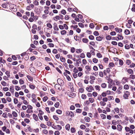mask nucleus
I'll use <instances>...</instances> for the list:
<instances>
[{
	"label": "nucleus",
	"mask_w": 135,
	"mask_h": 135,
	"mask_svg": "<svg viewBox=\"0 0 135 135\" xmlns=\"http://www.w3.org/2000/svg\"><path fill=\"white\" fill-rule=\"evenodd\" d=\"M63 16L62 15H60V16H56L53 19L55 21H57V20H60V19H62L63 18Z\"/></svg>",
	"instance_id": "nucleus-1"
},
{
	"label": "nucleus",
	"mask_w": 135,
	"mask_h": 135,
	"mask_svg": "<svg viewBox=\"0 0 135 135\" xmlns=\"http://www.w3.org/2000/svg\"><path fill=\"white\" fill-rule=\"evenodd\" d=\"M39 113L38 114V116L40 119L42 120L43 119L42 115L44 114V112L42 110H40L39 111Z\"/></svg>",
	"instance_id": "nucleus-2"
},
{
	"label": "nucleus",
	"mask_w": 135,
	"mask_h": 135,
	"mask_svg": "<svg viewBox=\"0 0 135 135\" xmlns=\"http://www.w3.org/2000/svg\"><path fill=\"white\" fill-rule=\"evenodd\" d=\"M55 88L57 90H61L62 89L61 85L58 84H56L55 85Z\"/></svg>",
	"instance_id": "nucleus-3"
},
{
	"label": "nucleus",
	"mask_w": 135,
	"mask_h": 135,
	"mask_svg": "<svg viewBox=\"0 0 135 135\" xmlns=\"http://www.w3.org/2000/svg\"><path fill=\"white\" fill-rule=\"evenodd\" d=\"M57 82L58 84L61 85H63L64 84V81L60 79H58L57 80Z\"/></svg>",
	"instance_id": "nucleus-4"
},
{
	"label": "nucleus",
	"mask_w": 135,
	"mask_h": 135,
	"mask_svg": "<svg viewBox=\"0 0 135 135\" xmlns=\"http://www.w3.org/2000/svg\"><path fill=\"white\" fill-rule=\"evenodd\" d=\"M128 79L126 77H123L122 80V84H124L126 83V82H128Z\"/></svg>",
	"instance_id": "nucleus-5"
},
{
	"label": "nucleus",
	"mask_w": 135,
	"mask_h": 135,
	"mask_svg": "<svg viewBox=\"0 0 135 135\" xmlns=\"http://www.w3.org/2000/svg\"><path fill=\"white\" fill-rule=\"evenodd\" d=\"M130 93L128 91H126L124 95H123V97L125 99H127Z\"/></svg>",
	"instance_id": "nucleus-6"
},
{
	"label": "nucleus",
	"mask_w": 135,
	"mask_h": 135,
	"mask_svg": "<svg viewBox=\"0 0 135 135\" xmlns=\"http://www.w3.org/2000/svg\"><path fill=\"white\" fill-rule=\"evenodd\" d=\"M115 30L117 32H118L119 33H121L122 32V29L120 28H119L117 27L115 28Z\"/></svg>",
	"instance_id": "nucleus-7"
},
{
	"label": "nucleus",
	"mask_w": 135,
	"mask_h": 135,
	"mask_svg": "<svg viewBox=\"0 0 135 135\" xmlns=\"http://www.w3.org/2000/svg\"><path fill=\"white\" fill-rule=\"evenodd\" d=\"M117 38L118 40H122L123 39V37L122 35H120L119 34H117Z\"/></svg>",
	"instance_id": "nucleus-8"
},
{
	"label": "nucleus",
	"mask_w": 135,
	"mask_h": 135,
	"mask_svg": "<svg viewBox=\"0 0 135 135\" xmlns=\"http://www.w3.org/2000/svg\"><path fill=\"white\" fill-rule=\"evenodd\" d=\"M33 115L34 119L36 121H37L38 120V118L37 116L35 114H33Z\"/></svg>",
	"instance_id": "nucleus-9"
},
{
	"label": "nucleus",
	"mask_w": 135,
	"mask_h": 135,
	"mask_svg": "<svg viewBox=\"0 0 135 135\" xmlns=\"http://www.w3.org/2000/svg\"><path fill=\"white\" fill-rule=\"evenodd\" d=\"M81 63V59H78L77 60V62L76 64V65L77 66H79V64Z\"/></svg>",
	"instance_id": "nucleus-10"
},
{
	"label": "nucleus",
	"mask_w": 135,
	"mask_h": 135,
	"mask_svg": "<svg viewBox=\"0 0 135 135\" xmlns=\"http://www.w3.org/2000/svg\"><path fill=\"white\" fill-rule=\"evenodd\" d=\"M117 129L118 131H121L122 130V126L120 125H118L117 126Z\"/></svg>",
	"instance_id": "nucleus-11"
},
{
	"label": "nucleus",
	"mask_w": 135,
	"mask_h": 135,
	"mask_svg": "<svg viewBox=\"0 0 135 135\" xmlns=\"http://www.w3.org/2000/svg\"><path fill=\"white\" fill-rule=\"evenodd\" d=\"M127 72L129 74H133V71L131 69H129L127 70Z\"/></svg>",
	"instance_id": "nucleus-12"
},
{
	"label": "nucleus",
	"mask_w": 135,
	"mask_h": 135,
	"mask_svg": "<svg viewBox=\"0 0 135 135\" xmlns=\"http://www.w3.org/2000/svg\"><path fill=\"white\" fill-rule=\"evenodd\" d=\"M125 34L126 35H128L130 33V31L128 29H126L124 31Z\"/></svg>",
	"instance_id": "nucleus-13"
},
{
	"label": "nucleus",
	"mask_w": 135,
	"mask_h": 135,
	"mask_svg": "<svg viewBox=\"0 0 135 135\" xmlns=\"http://www.w3.org/2000/svg\"><path fill=\"white\" fill-rule=\"evenodd\" d=\"M68 116L71 117H73L74 116L73 113L72 112H69L68 114Z\"/></svg>",
	"instance_id": "nucleus-14"
},
{
	"label": "nucleus",
	"mask_w": 135,
	"mask_h": 135,
	"mask_svg": "<svg viewBox=\"0 0 135 135\" xmlns=\"http://www.w3.org/2000/svg\"><path fill=\"white\" fill-rule=\"evenodd\" d=\"M85 120L87 122H90V118L88 117H86L84 118Z\"/></svg>",
	"instance_id": "nucleus-15"
},
{
	"label": "nucleus",
	"mask_w": 135,
	"mask_h": 135,
	"mask_svg": "<svg viewBox=\"0 0 135 135\" xmlns=\"http://www.w3.org/2000/svg\"><path fill=\"white\" fill-rule=\"evenodd\" d=\"M75 94L73 93H70L69 94V96L71 97H74L75 96Z\"/></svg>",
	"instance_id": "nucleus-16"
},
{
	"label": "nucleus",
	"mask_w": 135,
	"mask_h": 135,
	"mask_svg": "<svg viewBox=\"0 0 135 135\" xmlns=\"http://www.w3.org/2000/svg\"><path fill=\"white\" fill-rule=\"evenodd\" d=\"M54 24H56V25H54V30H56V31L59 30V29L58 28V26L57 25V24L55 23Z\"/></svg>",
	"instance_id": "nucleus-17"
},
{
	"label": "nucleus",
	"mask_w": 135,
	"mask_h": 135,
	"mask_svg": "<svg viewBox=\"0 0 135 135\" xmlns=\"http://www.w3.org/2000/svg\"><path fill=\"white\" fill-rule=\"evenodd\" d=\"M12 114L14 117H16L17 116V113L15 111H13L12 112Z\"/></svg>",
	"instance_id": "nucleus-18"
},
{
	"label": "nucleus",
	"mask_w": 135,
	"mask_h": 135,
	"mask_svg": "<svg viewBox=\"0 0 135 135\" xmlns=\"http://www.w3.org/2000/svg\"><path fill=\"white\" fill-rule=\"evenodd\" d=\"M60 59L61 61L62 62H65L66 61L65 58L61 56L60 57Z\"/></svg>",
	"instance_id": "nucleus-19"
},
{
	"label": "nucleus",
	"mask_w": 135,
	"mask_h": 135,
	"mask_svg": "<svg viewBox=\"0 0 135 135\" xmlns=\"http://www.w3.org/2000/svg\"><path fill=\"white\" fill-rule=\"evenodd\" d=\"M124 88L125 89L128 90L129 89V86L128 85L126 84L124 86Z\"/></svg>",
	"instance_id": "nucleus-20"
},
{
	"label": "nucleus",
	"mask_w": 135,
	"mask_h": 135,
	"mask_svg": "<svg viewBox=\"0 0 135 135\" xmlns=\"http://www.w3.org/2000/svg\"><path fill=\"white\" fill-rule=\"evenodd\" d=\"M102 38L100 36L97 37L96 38V39L98 41H101L102 40Z\"/></svg>",
	"instance_id": "nucleus-21"
},
{
	"label": "nucleus",
	"mask_w": 135,
	"mask_h": 135,
	"mask_svg": "<svg viewBox=\"0 0 135 135\" xmlns=\"http://www.w3.org/2000/svg\"><path fill=\"white\" fill-rule=\"evenodd\" d=\"M82 41L84 42L87 43L88 42V39L85 38H84L82 39Z\"/></svg>",
	"instance_id": "nucleus-22"
},
{
	"label": "nucleus",
	"mask_w": 135,
	"mask_h": 135,
	"mask_svg": "<svg viewBox=\"0 0 135 135\" xmlns=\"http://www.w3.org/2000/svg\"><path fill=\"white\" fill-rule=\"evenodd\" d=\"M40 126L43 128H47V126L44 124L43 123H41L40 124Z\"/></svg>",
	"instance_id": "nucleus-23"
},
{
	"label": "nucleus",
	"mask_w": 135,
	"mask_h": 135,
	"mask_svg": "<svg viewBox=\"0 0 135 135\" xmlns=\"http://www.w3.org/2000/svg\"><path fill=\"white\" fill-rule=\"evenodd\" d=\"M66 31L65 30H63L61 31V33L62 35L66 34Z\"/></svg>",
	"instance_id": "nucleus-24"
},
{
	"label": "nucleus",
	"mask_w": 135,
	"mask_h": 135,
	"mask_svg": "<svg viewBox=\"0 0 135 135\" xmlns=\"http://www.w3.org/2000/svg\"><path fill=\"white\" fill-rule=\"evenodd\" d=\"M106 86L107 85L105 83H103L101 85V86L102 88H105Z\"/></svg>",
	"instance_id": "nucleus-25"
},
{
	"label": "nucleus",
	"mask_w": 135,
	"mask_h": 135,
	"mask_svg": "<svg viewBox=\"0 0 135 135\" xmlns=\"http://www.w3.org/2000/svg\"><path fill=\"white\" fill-rule=\"evenodd\" d=\"M89 100L91 103H93L94 101V99L93 98H89Z\"/></svg>",
	"instance_id": "nucleus-26"
},
{
	"label": "nucleus",
	"mask_w": 135,
	"mask_h": 135,
	"mask_svg": "<svg viewBox=\"0 0 135 135\" xmlns=\"http://www.w3.org/2000/svg\"><path fill=\"white\" fill-rule=\"evenodd\" d=\"M100 87L99 85H96L95 86V88L96 90H98L99 91L100 90Z\"/></svg>",
	"instance_id": "nucleus-27"
},
{
	"label": "nucleus",
	"mask_w": 135,
	"mask_h": 135,
	"mask_svg": "<svg viewBox=\"0 0 135 135\" xmlns=\"http://www.w3.org/2000/svg\"><path fill=\"white\" fill-rule=\"evenodd\" d=\"M9 91L12 94H13L14 91V89L11 87L9 88Z\"/></svg>",
	"instance_id": "nucleus-28"
},
{
	"label": "nucleus",
	"mask_w": 135,
	"mask_h": 135,
	"mask_svg": "<svg viewBox=\"0 0 135 135\" xmlns=\"http://www.w3.org/2000/svg\"><path fill=\"white\" fill-rule=\"evenodd\" d=\"M97 56L99 58H101L102 57V55L100 53H98L97 54Z\"/></svg>",
	"instance_id": "nucleus-29"
},
{
	"label": "nucleus",
	"mask_w": 135,
	"mask_h": 135,
	"mask_svg": "<svg viewBox=\"0 0 135 135\" xmlns=\"http://www.w3.org/2000/svg\"><path fill=\"white\" fill-rule=\"evenodd\" d=\"M47 26L49 28H52V26L50 23H49L47 24Z\"/></svg>",
	"instance_id": "nucleus-30"
},
{
	"label": "nucleus",
	"mask_w": 135,
	"mask_h": 135,
	"mask_svg": "<svg viewBox=\"0 0 135 135\" xmlns=\"http://www.w3.org/2000/svg\"><path fill=\"white\" fill-rule=\"evenodd\" d=\"M70 127V125L69 124H67L65 126L66 129L67 130H69Z\"/></svg>",
	"instance_id": "nucleus-31"
},
{
	"label": "nucleus",
	"mask_w": 135,
	"mask_h": 135,
	"mask_svg": "<svg viewBox=\"0 0 135 135\" xmlns=\"http://www.w3.org/2000/svg\"><path fill=\"white\" fill-rule=\"evenodd\" d=\"M82 98L83 99H85L86 98V95L84 94H83L81 96Z\"/></svg>",
	"instance_id": "nucleus-32"
},
{
	"label": "nucleus",
	"mask_w": 135,
	"mask_h": 135,
	"mask_svg": "<svg viewBox=\"0 0 135 135\" xmlns=\"http://www.w3.org/2000/svg\"><path fill=\"white\" fill-rule=\"evenodd\" d=\"M6 74L7 75L8 77L9 78L10 77V72L9 71H7L6 72Z\"/></svg>",
	"instance_id": "nucleus-33"
},
{
	"label": "nucleus",
	"mask_w": 135,
	"mask_h": 135,
	"mask_svg": "<svg viewBox=\"0 0 135 135\" xmlns=\"http://www.w3.org/2000/svg\"><path fill=\"white\" fill-rule=\"evenodd\" d=\"M90 78L91 80H94L95 79V78L94 76L92 75L90 76Z\"/></svg>",
	"instance_id": "nucleus-34"
},
{
	"label": "nucleus",
	"mask_w": 135,
	"mask_h": 135,
	"mask_svg": "<svg viewBox=\"0 0 135 135\" xmlns=\"http://www.w3.org/2000/svg\"><path fill=\"white\" fill-rule=\"evenodd\" d=\"M1 100L2 101V102L4 103H7L6 100L4 98H3L1 99Z\"/></svg>",
	"instance_id": "nucleus-35"
},
{
	"label": "nucleus",
	"mask_w": 135,
	"mask_h": 135,
	"mask_svg": "<svg viewBox=\"0 0 135 135\" xmlns=\"http://www.w3.org/2000/svg\"><path fill=\"white\" fill-rule=\"evenodd\" d=\"M100 116L103 119H104L106 118V115L103 114H101L100 115Z\"/></svg>",
	"instance_id": "nucleus-36"
},
{
	"label": "nucleus",
	"mask_w": 135,
	"mask_h": 135,
	"mask_svg": "<svg viewBox=\"0 0 135 135\" xmlns=\"http://www.w3.org/2000/svg\"><path fill=\"white\" fill-rule=\"evenodd\" d=\"M59 105V102H57L55 104L54 106L56 108H58Z\"/></svg>",
	"instance_id": "nucleus-37"
},
{
	"label": "nucleus",
	"mask_w": 135,
	"mask_h": 135,
	"mask_svg": "<svg viewBox=\"0 0 135 135\" xmlns=\"http://www.w3.org/2000/svg\"><path fill=\"white\" fill-rule=\"evenodd\" d=\"M53 118L56 120H58L59 119L58 117L56 115H54Z\"/></svg>",
	"instance_id": "nucleus-38"
},
{
	"label": "nucleus",
	"mask_w": 135,
	"mask_h": 135,
	"mask_svg": "<svg viewBox=\"0 0 135 135\" xmlns=\"http://www.w3.org/2000/svg\"><path fill=\"white\" fill-rule=\"evenodd\" d=\"M88 58H90L91 56V53L89 52H87L86 54Z\"/></svg>",
	"instance_id": "nucleus-39"
},
{
	"label": "nucleus",
	"mask_w": 135,
	"mask_h": 135,
	"mask_svg": "<svg viewBox=\"0 0 135 135\" xmlns=\"http://www.w3.org/2000/svg\"><path fill=\"white\" fill-rule=\"evenodd\" d=\"M108 82L109 83L112 84L113 82V80L111 78H109L108 79Z\"/></svg>",
	"instance_id": "nucleus-40"
},
{
	"label": "nucleus",
	"mask_w": 135,
	"mask_h": 135,
	"mask_svg": "<svg viewBox=\"0 0 135 135\" xmlns=\"http://www.w3.org/2000/svg\"><path fill=\"white\" fill-rule=\"evenodd\" d=\"M119 64L120 65H122L123 64V60L120 59L119 60Z\"/></svg>",
	"instance_id": "nucleus-41"
},
{
	"label": "nucleus",
	"mask_w": 135,
	"mask_h": 135,
	"mask_svg": "<svg viewBox=\"0 0 135 135\" xmlns=\"http://www.w3.org/2000/svg\"><path fill=\"white\" fill-rule=\"evenodd\" d=\"M85 68L88 70V71H90L91 69V68L90 67V66L88 65L86 66Z\"/></svg>",
	"instance_id": "nucleus-42"
},
{
	"label": "nucleus",
	"mask_w": 135,
	"mask_h": 135,
	"mask_svg": "<svg viewBox=\"0 0 135 135\" xmlns=\"http://www.w3.org/2000/svg\"><path fill=\"white\" fill-rule=\"evenodd\" d=\"M93 62L96 63L98 62V60L97 59L94 58L93 59Z\"/></svg>",
	"instance_id": "nucleus-43"
},
{
	"label": "nucleus",
	"mask_w": 135,
	"mask_h": 135,
	"mask_svg": "<svg viewBox=\"0 0 135 135\" xmlns=\"http://www.w3.org/2000/svg\"><path fill=\"white\" fill-rule=\"evenodd\" d=\"M109 74L110 71V69L109 68H107L106 70H105Z\"/></svg>",
	"instance_id": "nucleus-44"
},
{
	"label": "nucleus",
	"mask_w": 135,
	"mask_h": 135,
	"mask_svg": "<svg viewBox=\"0 0 135 135\" xmlns=\"http://www.w3.org/2000/svg\"><path fill=\"white\" fill-rule=\"evenodd\" d=\"M99 76L101 77H103L104 76L103 73L102 71H100L99 73Z\"/></svg>",
	"instance_id": "nucleus-45"
},
{
	"label": "nucleus",
	"mask_w": 135,
	"mask_h": 135,
	"mask_svg": "<svg viewBox=\"0 0 135 135\" xmlns=\"http://www.w3.org/2000/svg\"><path fill=\"white\" fill-rule=\"evenodd\" d=\"M29 86L30 88L32 89H34L35 88V86L31 84H30L29 85Z\"/></svg>",
	"instance_id": "nucleus-46"
},
{
	"label": "nucleus",
	"mask_w": 135,
	"mask_h": 135,
	"mask_svg": "<svg viewBox=\"0 0 135 135\" xmlns=\"http://www.w3.org/2000/svg\"><path fill=\"white\" fill-rule=\"evenodd\" d=\"M95 50V49H94L93 50H91L90 51V53L91 54L93 55H95V52H94V51Z\"/></svg>",
	"instance_id": "nucleus-47"
},
{
	"label": "nucleus",
	"mask_w": 135,
	"mask_h": 135,
	"mask_svg": "<svg viewBox=\"0 0 135 135\" xmlns=\"http://www.w3.org/2000/svg\"><path fill=\"white\" fill-rule=\"evenodd\" d=\"M71 131L72 133H74L75 132V128H74L73 127L71 128Z\"/></svg>",
	"instance_id": "nucleus-48"
},
{
	"label": "nucleus",
	"mask_w": 135,
	"mask_h": 135,
	"mask_svg": "<svg viewBox=\"0 0 135 135\" xmlns=\"http://www.w3.org/2000/svg\"><path fill=\"white\" fill-rule=\"evenodd\" d=\"M48 99V98L47 96L44 97L43 98V101L44 102H46Z\"/></svg>",
	"instance_id": "nucleus-49"
},
{
	"label": "nucleus",
	"mask_w": 135,
	"mask_h": 135,
	"mask_svg": "<svg viewBox=\"0 0 135 135\" xmlns=\"http://www.w3.org/2000/svg\"><path fill=\"white\" fill-rule=\"evenodd\" d=\"M89 27L91 28H93L94 27V26L93 23H91L89 25Z\"/></svg>",
	"instance_id": "nucleus-50"
},
{
	"label": "nucleus",
	"mask_w": 135,
	"mask_h": 135,
	"mask_svg": "<svg viewBox=\"0 0 135 135\" xmlns=\"http://www.w3.org/2000/svg\"><path fill=\"white\" fill-rule=\"evenodd\" d=\"M100 105L102 106H105L106 104V103L105 102H104V101H101L100 102Z\"/></svg>",
	"instance_id": "nucleus-51"
},
{
	"label": "nucleus",
	"mask_w": 135,
	"mask_h": 135,
	"mask_svg": "<svg viewBox=\"0 0 135 135\" xmlns=\"http://www.w3.org/2000/svg\"><path fill=\"white\" fill-rule=\"evenodd\" d=\"M56 112L58 114H60L62 113V111L60 109L57 110L56 111Z\"/></svg>",
	"instance_id": "nucleus-52"
},
{
	"label": "nucleus",
	"mask_w": 135,
	"mask_h": 135,
	"mask_svg": "<svg viewBox=\"0 0 135 135\" xmlns=\"http://www.w3.org/2000/svg\"><path fill=\"white\" fill-rule=\"evenodd\" d=\"M125 129L126 132H128L130 130V128L128 127H126L125 128Z\"/></svg>",
	"instance_id": "nucleus-53"
},
{
	"label": "nucleus",
	"mask_w": 135,
	"mask_h": 135,
	"mask_svg": "<svg viewBox=\"0 0 135 135\" xmlns=\"http://www.w3.org/2000/svg\"><path fill=\"white\" fill-rule=\"evenodd\" d=\"M86 90L89 92H91L92 91V89L90 88V87H87L86 88Z\"/></svg>",
	"instance_id": "nucleus-54"
},
{
	"label": "nucleus",
	"mask_w": 135,
	"mask_h": 135,
	"mask_svg": "<svg viewBox=\"0 0 135 135\" xmlns=\"http://www.w3.org/2000/svg\"><path fill=\"white\" fill-rule=\"evenodd\" d=\"M57 127V125L56 126L54 124H53L52 125V126H51L54 129L58 130Z\"/></svg>",
	"instance_id": "nucleus-55"
},
{
	"label": "nucleus",
	"mask_w": 135,
	"mask_h": 135,
	"mask_svg": "<svg viewBox=\"0 0 135 135\" xmlns=\"http://www.w3.org/2000/svg\"><path fill=\"white\" fill-rule=\"evenodd\" d=\"M80 57L82 58H83L85 57V55L83 53L80 54Z\"/></svg>",
	"instance_id": "nucleus-56"
},
{
	"label": "nucleus",
	"mask_w": 135,
	"mask_h": 135,
	"mask_svg": "<svg viewBox=\"0 0 135 135\" xmlns=\"http://www.w3.org/2000/svg\"><path fill=\"white\" fill-rule=\"evenodd\" d=\"M18 102V99L17 98H15L14 99V102L15 104L17 103Z\"/></svg>",
	"instance_id": "nucleus-57"
},
{
	"label": "nucleus",
	"mask_w": 135,
	"mask_h": 135,
	"mask_svg": "<svg viewBox=\"0 0 135 135\" xmlns=\"http://www.w3.org/2000/svg\"><path fill=\"white\" fill-rule=\"evenodd\" d=\"M12 83L15 84H18V81L16 80H13L12 81Z\"/></svg>",
	"instance_id": "nucleus-58"
},
{
	"label": "nucleus",
	"mask_w": 135,
	"mask_h": 135,
	"mask_svg": "<svg viewBox=\"0 0 135 135\" xmlns=\"http://www.w3.org/2000/svg\"><path fill=\"white\" fill-rule=\"evenodd\" d=\"M101 96V95H98V99L100 101L102 99V97Z\"/></svg>",
	"instance_id": "nucleus-59"
},
{
	"label": "nucleus",
	"mask_w": 135,
	"mask_h": 135,
	"mask_svg": "<svg viewBox=\"0 0 135 135\" xmlns=\"http://www.w3.org/2000/svg\"><path fill=\"white\" fill-rule=\"evenodd\" d=\"M107 93L105 92H103L101 94V95L103 97H105L107 96Z\"/></svg>",
	"instance_id": "nucleus-60"
},
{
	"label": "nucleus",
	"mask_w": 135,
	"mask_h": 135,
	"mask_svg": "<svg viewBox=\"0 0 135 135\" xmlns=\"http://www.w3.org/2000/svg\"><path fill=\"white\" fill-rule=\"evenodd\" d=\"M1 84L4 86H5L6 85V83L4 81H2L1 82Z\"/></svg>",
	"instance_id": "nucleus-61"
},
{
	"label": "nucleus",
	"mask_w": 135,
	"mask_h": 135,
	"mask_svg": "<svg viewBox=\"0 0 135 135\" xmlns=\"http://www.w3.org/2000/svg\"><path fill=\"white\" fill-rule=\"evenodd\" d=\"M89 38L91 40H93L94 38V36L92 35H90L89 36Z\"/></svg>",
	"instance_id": "nucleus-62"
},
{
	"label": "nucleus",
	"mask_w": 135,
	"mask_h": 135,
	"mask_svg": "<svg viewBox=\"0 0 135 135\" xmlns=\"http://www.w3.org/2000/svg\"><path fill=\"white\" fill-rule=\"evenodd\" d=\"M3 116L5 118H7L8 116L7 114L6 113H3L2 114Z\"/></svg>",
	"instance_id": "nucleus-63"
},
{
	"label": "nucleus",
	"mask_w": 135,
	"mask_h": 135,
	"mask_svg": "<svg viewBox=\"0 0 135 135\" xmlns=\"http://www.w3.org/2000/svg\"><path fill=\"white\" fill-rule=\"evenodd\" d=\"M81 110L79 109H77L76 110V112L77 113H81Z\"/></svg>",
	"instance_id": "nucleus-64"
}]
</instances>
